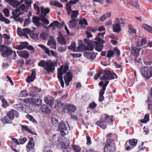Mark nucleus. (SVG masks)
I'll use <instances>...</instances> for the list:
<instances>
[{
    "label": "nucleus",
    "mask_w": 152,
    "mask_h": 152,
    "mask_svg": "<svg viewBox=\"0 0 152 152\" xmlns=\"http://www.w3.org/2000/svg\"><path fill=\"white\" fill-rule=\"evenodd\" d=\"M101 74L103 75L100 77L99 79L102 80H111L118 77L117 75L114 72L112 73L110 71L102 70L99 71L95 75L94 77V80H96Z\"/></svg>",
    "instance_id": "1"
},
{
    "label": "nucleus",
    "mask_w": 152,
    "mask_h": 152,
    "mask_svg": "<svg viewBox=\"0 0 152 152\" xmlns=\"http://www.w3.org/2000/svg\"><path fill=\"white\" fill-rule=\"evenodd\" d=\"M25 9V5L24 4H22L18 7L17 8L16 10L12 11V16H11V18L14 19L16 21L22 23L23 21V19H21L19 16L24 13Z\"/></svg>",
    "instance_id": "2"
},
{
    "label": "nucleus",
    "mask_w": 152,
    "mask_h": 152,
    "mask_svg": "<svg viewBox=\"0 0 152 152\" xmlns=\"http://www.w3.org/2000/svg\"><path fill=\"white\" fill-rule=\"evenodd\" d=\"M39 66L43 67L47 72H52L55 69V64L51 60L45 61L42 60L39 61L38 64Z\"/></svg>",
    "instance_id": "3"
},
{
    "label": "nucleus",
    "mask_w": 152,
    "mask_h": 152,
    "mask_svg": "<svg viewBox=\"0 0 152 152\" xmlns=\"http://www.w3.org/2000/svg\"><path fill=\"white\" fill-rule=\"evenodd\" d=\"M68 63L66 62L65 65H62L58 69L57 76L60 80L61 86L63 88L64 86V83L63 80L62 75L63 73L65 74L69 69Z\"/></svg>",
    "instance_id": "4"
},
{
    "label": "nucleus",
    "mask_w": 152,
    "mask_h": 152,
    "mask_svg": "<svg viewBox=\"0 0 152 152\" xmlns=\"http://www.w3.org/2000/svg\"><path fill=\"white\" fill-rule=\"evenodd\" d=\"M114 141L111 139L106 140L104 147V152H113L115 150Z\"/></svg>",
    "instance_id": "5"
},
{
    "label": "nucleus",
    "mask_w": 152,
    "mask_h": 152,
    "mask_svg": "<svg viewBox=\"0 0 152 152\" xmlns=\"http://www.w3.org/2000/svg\"><path fill=\"white\" fill-rule=\"evenodd\" d=\"M140 72L141 75L145 79H148L152 76V66H144L140 69Z\"/></svg>",
    "instance_id": "6"
},
{
    "label": "nucleus",
    "mask_w": 152,
    "mask_h": 152,
    "mask_svg": "<svg viewBox=\"0 0 152 152\" xmlns=\"http://www.w3.org/2000/svg\"><path fill=\"white\" fill-rule=\"evenodd\" d=\"M0 51L1 53V56L4 58L9 56L13 52L12 49L3 45H2L0 46Z\"/></svg>",
    "instance_id": "7"
},
{
    "label": "nucleus",
    "mask_w": 152,
    "mask_h": 152,
    "mask_svg": "<svg viewBox=\"0 0 152 152\" xmlns=\"http://www.w3.org/2000/svg\"><path fill=\"white\" fill-rule=\"evenodd\" d=\"M109 82L108 81H106L102 86V89L100 90L99 94V100L100 102H102L104 100V97L103 95L104 94L106 87L107 85Z\"/></svg>",
    "instance_id": "8"
},
{
    "label": "nucleus",
    "mask_w": 152,
    "mask_h": 152,
    "mask_svg": "<svg viewBox=\"0 0 152 152\" xmlns=\"http://www.w3.org/2000/svg\"><path fill=\"white\" fill-rule=\"evenodd\" d=\"M78 0H71L66 5V8L67 11V14L70 15L71 11L72 10L71 6L72 4H76L78 2Z\"/></svg>",
    "instance_id": "9"
},
{
    "label": "nucleus",
    "mask_w": 152,
    "mask_h": 152,
    "mask_svg": "<svg viewBox=\"0 0 152 152\" xmlns=\"http://www.w3.org/2000/svg\"><path fill=\"white\" fill-rule=\"evenodd\" d=\"M34 139L33 137L30 138L29 142L26 145L27 150L28 152H33L34 146V143L32 142L33 141Z\"/></svg>",
    "instance_id": "10"
},
{
    "label": "nucleus",
    "mask_w": 152,
    "mask_h": 152,
    "mask_svg": "<svg viewBox=\"0 0 152 152\" xmlns=\"http://www.w3.org/2000/svg\"><path fill=\"white\" fill-rule=\"evenodd\" d=\"M44 100L45 103L49 105L51 107H52L54 105V99L52 96H45L44 97Z\"/></svg>",
    "instance_id": "11"
},
{
    "label": "nucleus",
    "mask_w": 152,
    "mask_h": 152,
    "mask_svg": "<svg viewBox=\"0 0 152 152\" xmlns=\"http://www.w3.org/2000/svg\"><path fill=\"white\" fill-rule=\"evenodd\" d=\"M103 115L104 116V120L105 123L110 124L111 125L113 124V122L114 120L113 116L109 115L106 113L104 114Z\"/></svg>",
    "instance_id": "12"
},
{
    "label": "nucleus",
    "mask_w": 152,
    "mask_h": 152,
    "mask_svg": "<svg viewBox=\"0 0 152 152\" xmlns=\"http://www.w3.org/2000/svg\"><path fill=\"white\" fill-rule=\"evenodd\" d=\"M66 122L67 123L66 125L65 124L64 122L63 121H61L60 123H58V131L64 130L66 131L67 130L68 127L69 126V125L67 121Z\"/></svg>",
    "instance_id": "13"
},
{
    "label": "nucleus",
    "mask_w": 152,
    "mask_h": 152,
    "mask_svg": "<svg viewBox=\"0 0 152 152\" xmlns=\"http://www.w3.org/2000/svg\"><path fill=\"white\" fill-rule=\"evenodd\" d=\"M7 114L11 120H13L14 119L15 116L16 117H18L19 116L18 113L17 111L13 109H12L10 111H8Z\"/></svg>",
    "instance_id": "14"
},
{
    "label": "nucleus",
    "mask_w": 152,
    "mask_h": 152,
    "mask_svg": "<svg viewBox=\"0 0 152 152\" xmlns=\"http://www.w3.org/2000/svg\"><path fill=\"white\" fill-rule=\"evenodd\" d=\"M31 101L35 105L39 106L42 104V100L39 98L38 95L32 96Z\"/></svg>",
    "instance_id": "15"
},
{
    "label": "nucleus",
    "mask_w": 152,
    "mask_h": 152,
    "mask_svg": "<svg viewBox=\"0 0 152 152\" xmlns=\"http://www.w3.org/2000/svg\"><path fill=\"white\" fill-rule=\"evenodd\" d=\"M41 91V88H39L35 86H33L30 88V95L32 96L38 95V93L40 92Z\"/></svg>",
    "instance_id": "16"
},
{
    "label": "nucleus",
    "mask_w": 152,
    "mask_h": 152,
    "mask_svg": "<svg viewBox=\"0 0 152 152\" xmlns=\"http://www.w3.org/2000/svg\"><path fill=\"white\" fill-rule=\"evenodd\" d=\"M4 1L9 4L13 7H18V6L20 5V1L16 0H4Z\"/></svg>",
    "instance_id": "17"
},
{
    "label": "nucleus",
    "mask_w": 152,
    "mask_h": 152,
    "mask_svg": "<svg viewBox=\"0 0 152 152\" xmlns=\"http://www.w3.org/2000/svg\"><path fill=\"white\" fill-rule=\"evenodd\" d=\"M83 55L86 58L90 60H93L96 57V55L94 53H89L85 51L84 52Z\"/></svg>",
    "instance_id": "18"
},
{
    "label": "nucleus",
    "mask_w": 152,
    "mask_h": 152,
    "mask_svg": "<svg viewBox=\"0 0 152 152\" xmlns=\"http://www.w3.org/2000/svg\"><path fill=\"white\" fill-rule=\"evenodd\" d=\"M84 40L85 43L87 44V46H86L85 50L90 51L93 50L94 49L93 44L90 42L89 39H85Z\"/></svg>",
    "instance_id": "19"
},
{
    "label": "nucleus",
    "mask_w": 152,
    "mask_h": 152,
    "mask_svg": "<svg viewBox=\"0 0 152 152\" xmlns=\"http://www.w3.org/2000/svg\"><path fill=\"white\" fill-rule=\"evenodd\" d=\"M93 43L95 45V49L96 50L99 52L102 51L103 47V43H100L96 41H94Z\"/></svg>",
    "instance_id": "20"
},
{
    "label": "nucleus",
    "mask_w": 152,
    "mask_h": 152,
    "mask_svg": "<svg viewBox=\"0 0 152 152\" xmlns=\"http://www.w3.org/2000/svg\"><path fill=\"white\" fill-rule=\"evenodd\" d=\"M17 52L20 56L25 59H27L29 56L28 53L25 50L17 51Z\"/></svg>",
    "instance_id": "21"
},
{
    "label": "nucleus",
    "mask_w": 152,
    "mask_h": 152,
    "mask_svg": "<svg viewBox=\"0 0 152 152\" xmlns=\"http://www.w3.org/2000/svg\"><path fill=\"white\" fill-rule=\"evenodd\" d=\"M36 73L35 71L32 70L31 76H28L26 79V81L30 83L34 81L36 78Z\"/></svg>",
    "instance_id": "22"
},
{
    "label": "nucleus",
    "mask_w": 152,
    "mask_h": 152,
    "mask_svg": "<svg viewBox=\"0 0 152 152\" xmlns=\"http://www.w3.org/2000/svg\"><path fill=\"white\" fill-rule=\"evenodd\" d=\"M141 48H138L135 47H132L131 52L132 55L134 56H138L139 55V52Z\"/></svg>",
    "instance_id": "23"
},
{
    "label": "nucleus",
    "mask_w": 152,
    "mask_h": 152,
    "mask_svg": "<svg viewBox=\"0 0 152 152\" xmlns=\"http://www.w3.org/2000/svg\"><path fill=\"white\" fill-rule=\"evenodd\" d=\"M40 110L42 113L47 114L50 113L51 112L50 108L45 104L41 106Z\"/></svg>",
    "instance_id": "24"
},
{
    "label": "nucleus",
    "mask_w": 152,
    "mask_h": 152,
    "mask_svg": "<svg viewBox=\"0 0 152 152\" xmlns=\"http://www.w3.org/2000/svg\"><path fill=\"white\" fill-rule=\"evenodd\" d=\"M47 44L52 48L56 49V42L54 40V38L51 37L50 40L48 41Z\"/></svg>",
    "instance_id": "25"
},
{
    "label": "nucleus",
    "mask_w": 152,
    "mask_h": 152,
    "mask_svg": "<svg viewBox=\"0 0 152 152\" xmlns=\"http://www.w3.org/2000/svg\"><path fill=\"white\" fill-rule=\"evenodd\" d=\"M28 45V43L27 42H21L20 45H18L15 47L16 49L20 50L22 49L26 48L27 45Z\"/></svg>",
    "instance_id": "26"
},
{
    "label": "nucleus",
    "mask_w": 152,
    "mask_h": 152,
    "mask_svg": "<svg viewBox=\"0 0 152 152\" xmlns=\"http://www.w3.org/2000/svg\"><path fill=\"white\" fill-rule=\"evenodd\" d=\"M40 18L37 16H34L32 18V22L38 27H40L42 23L40 21Z\"/></svg>",
    "instance_id": "27"
},
{
    "label": "nucleus",
    "mask_w": 152,
    "mask_h": 152,
    "mask_svg": "<svg viewBox=\"0 0 152 152\" xmlns=\"http://www.w3.org/2000/svg\"><path fill=\"white\" fill-rule=\"evenodd\" d=\"M104 119L102 121H98L96 122V124L103 129H105L107 127V125Z\"/></svg>",
    "instance_id": "28"
},
{
    "label": "nucleus",
    "mask_w": 152,
    "mask_h": 152,
    "mask_svg": "<svg viewBox=\"0 0 152 152\" xmlns=\"http://www.w3.org/2000/svg\"><path fill=\"white\" fill-rule=\"evenodd\" d=\"M70 144V142L69 140H66L64 142L61 141L60 142V145L62 148L63 149H67Z\"/></svg>",
    "instance_id": "29"
},
{
    "label": "nucleus",
    "mask_w": 152,
    "mask_h": 152,
    "mask_svg": "<svg viewBox=\"0 0 152 152\" xmlns=\"http://www.w3.org/2000/svg\"><path fill=\"white\" fill-rule=\"evenodd\" d=\"M113 30V32L115 33H119L121 31V27L120 24L115 23L112 26Z\"/></svg>",
    "instance_id": "30"
},
{
    "label": "nucleus",
    "mask_w": 152,
    "mask_h": 152,
    "mask_svg": "<svg viewBox=\"0 0 152 152\" xmlns=\"http://www.w3.org/2000/svg\"><path fill=\"white\" fill-rule=\"evenodd\" d=\"M66 107L69 113L74 112L76 109V106L72 104H67Z\"/></svg>",
    "instance_id": "31"
},
{
    "label": "nucleus",
    "mask_w": 152,
    "mask_h": 152,
    "mask_svg": "<svg viewBox=\"0 0 152 152\" xmlns=\"http://www.w3.org/2000/svg\"><path fill=\"white\" fill-rule=\"evenodd\" d=\"M12 120L7 114L2 118L1 120L3 124H6L7 123H12Z\"/></svg>",
    "instance_id": "32"
},
{
    "label": "nucleus",
    "mask_w": 152,
    "mask_h": 152,
    "mask_svg": "<svg viewBox=\"0 0 152 152\" xmlns=\"http://www.w3.org/2000/svg\"><path fill=\"white\" fill-rule=\"evenodd\" d=\"M70 14H71V20H76V18L77 17L79 14L78 11L77 10H73L72 12H71Z\"/></svg>",
    "instance_id": "33"
},
{
    "label": "nucleus",
    "mask_w": 152,
    "mask_h": 152,
    "mask_svg": "<svg viewBox=\"0 0 152 152\" xmlns=\"http://www.w3.org/2000/svg\"><path fill=\"white\" fill-rule=\"evenodd\" d=\"M65 75L64 77V79L65 80H72L73 77V75L71 72L69 71L65 73Z\"/></svg>",
    "instance_id": "34"
},
{
    "label": "nucleus",
    "mask_w": 152,
    "mask_h": 152,
    "mask_svg": "<svg viewBox=\"0 0 152 152\" xmlns=\"http://www.w3.org/2000/svg\"><path fill=\"white\" fill-rule=\"evenodd\" d=\"M21 129L23 132H27L31 134H34V132L26 125L21 126Z\"/></svg>",
    "instance_id": "35"
},
{
    "label": "nucleus",
    "mask_w": 152,
    "mask_h": 152,
    "mask_svg": "<svg viewBox=\"0 0 152 152\" xmlns=\"http://www.w3.org/2000/svg\"><path fill=\"white\" fill-rule=\"evenodd\" d=\"M129 30L128 32L130 34H134L135 35L136 34V30L134 28V26L131 25H128Z\"/></svg>",
    "instance_id": "36"
},
{
    "label": "nucleus",
    "mask_w": 152,
    "mask_h": 152,
    "mask_svg": "<svg viewBox=\"0 0 152 152\" xmlns=\"http://www.w3.org/2000/svg\"><path fill=\"white\" fill-rule=\"evenodd\" d=\"M14 108L20 112H23L24 110V107L21 104H16L14 105Z\"/></svg>",
    "instance_id": "37"
},
{
    "label": "nucleus",
    "mask_w": 152,
    "mask_h": 152,
    "mask_svg": "<svg viewBox=\"0 0 152 152\" xmlns=\"http://www.w3.org/2000/svg\"><path fill=\"white\" fill-rule=\"evenodd\" d=\"M147 42L146 38H143L141 41H138L137 42L136 45L138 47H140L143 45H145Z\"/></svg>",
    "instance_id": "38"
},
{
    "label": "nucleus",
    "mask_w": 152,
    "mask_h": 152,
    "mask_svg": "<svg viewBox=\"0 0 152 152\" xmlns=\"http://www.w3.org/2000/svg\"><path fill=\"white\" fill-rule=\"evenodd\" d=\"M71 148L74 152H80L81 150V147L77 145H73Z\"/></svg>",
    "instance_id": "39"
},
{
    "label": "nucleus",
    "mask_w": 152,
    "mask_h": 152,
    "mask_svg": "<svg viewBox=\"0 0 152 152\" xmlns=\"http://www.w3.org/2000/svg\"><path fill=\"white\" fill-rule=\"evenodd\" d=\"M41 11L42 14L46 15L47 14L50 12V10L48 8H44L43 7H42L41 8Z\"/></svg>",
    "instance_id": "40"
},
{
    "label": "nucleus",
    "mask_w": 152,
    "mask_h": 152,
    "mask_svg": "<svg viewBox=\"0 0 152 152\" xmlns=\"http://www.w3.org/2000/svg\"><path fill=\"white\" fill-rule=\"evenodd\" d=\"M142 27L146 31L152 33V27L151 26L144 24L142 25Z\"/></svg>",
    "instance_id": "41"
},
{
    "label": "nucleus",
    "mask_w": 152,
    "mask_h": 152,
    "mask_svg": "<svg viewBox=\"0 0 152 152\" xmlns=\"http://www.w3.org/2000/svg\"><path fill=\"white\" fill-rule=\"evenodd\" d=\"M129 145L132 146H135L137 143V140L136 139H132L129 140Z\"/></svg>",
    "instance_id": "42"
},
{
    "label": "nucleus",
    "mask_w": 152,
    "mask_h": 152,
    "mask_svg": "<svg viewBox=\"0 0 152 152\" xmlns=\"http://www.w3.org/2000/svg\"><path fill=\"white\" fill-rule=\"evenodd\" d=\"M149 115L148 114H146L143 119L141 120L140 122L142 123H146L149 120Z\"/></svg>",
    "instance_id": "43"
},
{
    "label": "nucleus",
    "mask_w": 152,
    "mask_h": 152,
    "mask_svg": "<svg viewBox=\"0 0 152 152\" xmlns=\"http://www.w3.org/2000/svg\"><path fill=\"white\" fill-rule=\"evenodd\" d=\"M58 41L59 43L62 45H65L66 44L65 39L62 35L59 36L58 38Z\"/></svg>",
    "instance_id": "44"
},
{
    "label": "nucleus",
    "mask_w": 152,
    "mask_h": 152,
    "mask_svg": "<svg viewBox=\"0 0 152 152\" xmlns=\"http://www.w3.org/2000/svg\"><path fill=\"white\" fill-rule=\"evenodd\" d=\"M18 34H19V33H25V34H30L31 31V29H28V28H26L23 29V31H18Z\"/></svg>",
    "instance_id": "45"
},
{
    "label": "nucleus",
    "mask_w": 152,
    "mask_h": 152,
    "mask_svg": "<svg viewBox=\"0 0 152 152\" xmlns=\"http://www.w3.org/2000/svg\"><path fill=\"white\" fill-rule=\"evenodd\" d=\"M69 25L70 28H75L76 25V20H70Z\"/></svg>",
    "instance_id": "46"
},
{
    "label": "nucleus",
    "mask_w": 152,
    "mask_h": 152,
    "mask_svg": "<svg viewBox=\"0 0 152 152\" xmlns=\"http://www.w3.org/2000/svg\"><path fill=\"white\" fill-rule=\"evenodd\" d=\"M51 121L53 125L55 127H58V120L55 118L52 117H51Z\"/></svg>",
    "instance_id": "47"
},
{
    "label": "nucleus",
    "mask_w": 152,
    "mask_h": 152,
    "mask_svg": "<svg viewBox=\"0 0 152 152\" xmlns=\"http://www.w3.org/2000/svg\"><path fill=\"white\" fill-rule=\"evenodd\" d=\"M61 25L59 23L57 20H56L50 23L49 26V27H53L55 26L56 27H58Z\"/></svg>",
    "instance_id": "48"
},
{
    "label": "nucleus",
    "mask_w": 152,
    "mask_h": 152,
    "mask_svg": "<svg viewBox=\"0 0 152 152\" xmlns=\"http://www.w3.org/2000/svg\"><path fill=\"white\" fill-rule=\"evenodd\" d=\"M48 35L45 32H43L40 34L39 36L40 38L42 40H45L47 39Z\"/></svg>",
    "instance_id": "49"
},
{
    "label": "nucleus",
    "mask_w": 152,
    "mask_h": 152,
    "mask_svg": "<svg viewBox=\"0 0 152 152\" xmlns=\"http://www.w3.org/2000/svg\"><path fill=\"white\" fill-rule=\"evenodd\" d=\"M26 117L30 121H31L33 123H37L36 120L32 116L30 115L29 114H28L26 116Z\"/></svg>",
    "instance_id": "50"
},
{
    "label": "nucleus",
    "mask_w": 152,
    "mask_h": 152,
    "mask_svg": "<svg viewBox=\"0 0 152 152\" xmlns=\"http://www.w3.org/2000/svg\"><path fill=\"white\" fill-rule=\"evenodd\" d=\"M68 48L70 50H72L74 51H75L76 49V45L74 42L70 46L68 47Z\"/></svg>",
    "instance_id": "51"
},
{
    "label": "nucleus",
    "mask_w": 152,
    "mask_h": 152,
    "mask_svg": "<svg viewBox=\"0 0 152 152\" xmlns=\"http://www.w3.org/2000/svg\"><path fill=\"white\" fill-rule=\"evenodd\" d=\"M79 23L81 25H88L87 20L84 18L79 20Z\"/></svg>",
    "instance_id": "52"
},
{
    "label": "nucleus",
    "mask_w": 152,
    "mask_h": 152,
    "mask_svg": "<svg viewBox=\"0 0 152 152\" xmlns=\"http://www.w3.org/2000/svg\"><path fill=\"white\" fill-rule=\"evenodd\" d=\"M114 53L113 50H109L107 53V57L109 59H111L112 56H113Z\"/></svg>",
    "instance_id": "53"
},
{
    "label": "nucleus",
    "mask_w": 152,
    "mask_h": 152,
    "mask_svg": "<svg viewBox=\"0 0 152 152\" xmlns=\"http://www.w3.org/2000/svg\"><path fill=\"white\" fill-rule=\"evenodd\" d=\"M86 46L83 44H80L77 48V50L78 51H82L84 49H85Z\"/></svg>",
    "instance_id": "54"
},
{
    "label": "nucleus",
    "mask_w": 152,
    "mask_h": 152,
    "mask_svg": "<svg viewBox=\"0 0 152 152\" xmlns=\"http://www.w3.org/2000/svg\"><path fill=\"white\" fill-rule=\"evenodd\" d=\"M38 34H34L33 31H32L31 33L29 34L30 37L33 38L34 39H37L38 37Z\"/></svg>",
    "instance_id": "55"
},
{
    "label": "nucleus",
    "mask_w": 152,
    "mask_h": 152,
    "mask_svg": "<svg viewBox=\"0 0 152 152\" xmlns=\"http://www.w3.org/2000/svg\"><path fill=\"white\" fill-rule=\"evenodd\" d=\"M97 106V104L95 102H94L90 104L89 106V107L90 109H94Z\"/></svg>",
    "instance_id": "56"
},
{
    "label": "nucleus",
    "mask_w": 152,
    "mask_h": 152,
    "mask_svg": "<svg viewBox=\"0 0 152 152\" xmlns=\"http://www.w3.org/2000/svg\"><path fill=\"white\" fill-rule=\"evenodd\" d=\"M20 94L22 97H25L28 95V94L26 90L21 91L20 93Z\"/></svg>",
    "instance_id": "57"
},
{
    "label": "nucleus",
    "mask_w": 152,
    "mask_h": 152,
    "mask_svg": "<svg viewBox=\"0 0 152 152\" xmlns=\"http://www.w3.org/2000/svg\"><path fill=\"white\" fill-rule=\"evenodd\" d=\"M131 4L134 7L136 8H138L139 7V4L137 3V2L135 1L132 0L131 2Z\"/></svg>",
    "instance_id": "58"
},
{
    "label": "nucleus",
    "mask_w": 152,
    "mask_h": 152,
    "mask_svg": "<svg viewBox=\"0 0 152 152\" xmlns=\"http://www.w3.org/2000/svg\"><path fill=\"white\" fill-rule=\"evenodd\" d=\"M1 102L2 103V106L4 108H6L9 106L8 103L6 100L3 101Z\"/></svg>",
    "instance_id": "59"
},
{
    "label": "nucleus",
    "mask_w": 152,
    "mask_h": 152,
    "mask_svg": "<svg viewBox=\"0 0 152 152\" xmlns=\"http://www.w3.org/2000/svg\"><path fill=\"white\" fill-rule=\"evenodd\" d=\"M16 62L18 65L20 67H22L24 64V61L22 60H18Z\"/></svg>",
    "instance_id": "60"
},
{
    "label": "nucleus",
    "mask_w": 152,
    "mask_h": 152,
    "mask_svg": "<svg viewBox=\"0 0 152 152\" xmlns=\"http://www.w3.org/2000/svg\"><path fill=\"white\" fill-rule=\"evenodd\" d=\"M3 12L5 16L7 17L9 16L10 12L8 9L7 8L4 9Z\"/></svg>",
    "instance_id": "61"
},
{
    "label": "nucleus",
    "mask_w": 152,
    "mask_h": 152,
    "mask_svg": "<svg viewBox=\"0 0 152 152\" xmlns=\"http://www.w3.org/2000/svg\"><path fill=\"white\" fill-rule=\"evenodd\" d=\"M95 39L97 40L98 41L97 42L100 43H105V41L101 39L99 37H96Z\"/></svg>",
    "instance_id": "62"
},
{
    "label": "nucleus",
    "mask_w": 152,
    "mask_h": 152,
    "mask_svg": "<svg viewBox=\"0 0 152 152\" xmlns=\"http://www.w3.org/2000/svg\"><path fill=\"white\" fill-rule=\"evenodd\" d=\"M86 137L87 138V144L88 145H90L91 143L90 137H89L88 134L86 135Z\"/></svg>",
    "instance_id": "63"
},
{
    "label": "nucleus",
    "mask_w": 152,
    "mask_h": 152,
    "mask_svg": "<svg viewBox=\"0 0 152 152\" xmlns=\"http://www.w3.org/2000/svg\"><path fill=\"white\" fill-rule=\"evenodd\" d=\"M27 139L26 137H24L22 139H20L19 140V141L20 142V143L21 144H23L27 141Z\"/></svg>",
    "instance_id": "64"
}]
</instances>
